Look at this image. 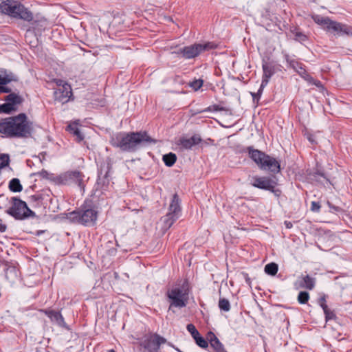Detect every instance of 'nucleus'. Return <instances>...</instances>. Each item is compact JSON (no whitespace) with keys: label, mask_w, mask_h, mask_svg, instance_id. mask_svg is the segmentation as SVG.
I'll use <instances>...</instances> for the list:
<instances>
[{"label":"nucleus","mask_w":352,"mask_h":352,"mask_svg":"<svg viewBox=\"0 0 352 352\" xmlns=\"http://www.w3.org/2000/svg\"><path fill=\"white\" fill-rule=\"evenodd\" d=\"M32 132V123L23 113L0 121V133L3 138H27L31 136Z\"/></svg>","instance_id":"f257e3e1"},{"label":"nucleus","mask_w":352,"mask_h":352,"mask_svg":"<svg viewBox=\"0 0 352 352\" xmlns=\"http://www.w3.org/2000/svg\"><path fill=\"white\" fill-rule=\"evenodd\" d=\"M155 142L145 131L118 133L111 140L112 146L124 151H134L141 145Z\"/></svg>","instance_id":"f03ea898"},{"label":"nucleus","mask_w":352,"mask_h":352,"mask_svg":"<svg viewBox=\"0 0 352 352\" xmlns=\"http://www.w3.org/2000/svg\"><path fill=\"white\" fill-rule=\"evenodd\" d=\"M0 10L12 17L26 21L33 19L32 13L20 2L15 0H0Z\"/></svg>","instance_id":"7ed1b4c3"},{"label":"nucleus","mask_w":352,"mask_h":352,"mask_svg":"<svg viewBox=\"0 0 352 352\" xmlns=\"http://www.w3.org/2000/svg\"><path fill=\"white\" fill-rule=\"evenodd\" d=\"M249 157L259 166L262 170H269L274 173L280 171V164L274 157L266 155L265 153L258 149H254L251 146L248 147Z\"/></svg>","instance_id":"20e7f679"},{"label":"nucleus","mask_w":352,"mask_h":352,"mask_svg":"<svg viewBox=\"0 0 352 352\" xmlns=\"http://www.w3.org/2000/svg\"><path fill=\"white\" fill-rule=\"evenodd\" d=\"M166 296L170 302L169 310H171L172 307L183 308L188 304V289L184 285L169 289Z\"/></svg>","instance_id":"39448f33"},{"label":"nucleus","mask_w":352,"mask_h":352,"mask_svg":"<svg viewBox=\"0 0 352 352\" xmlns=\"http://www.w3.org/2000/svg\"><path fill=\"white\" fill-rule=\"evenodd\" d=\"M216 48V45L208 42L205 43H194L184 47L179 48L173 53L185 59H191L197 57L203 52Z\"/></svg>","instance_id":"423d86ee"},{"label":"nucleus","mask_w":352,"mask_h":352,"mask_svg":"<svg viewBox=\"0 0 352 352\" xmlns=\"http://www.w3.org/2000/svg\"><path fill=\"white\" fill-rule=\"evenodd\" d=\"M11 203L12 206L6 210V212L14 219L22 220L35 216V213L28 207L27 204L19 198L12 197Z\"/></svg>","instance_id":"0eeeda50"},{"label":"nucleus","mask_w":352,"mask_h":352,"mask_svg":"<svg viewBox=\"0 0 352 352\" xmlns=\"http://www.w3.org/2000/svg\"><path fill=\"white\" fill-rule=\"evenodd\" d=\"M96 210L89 208L86 210H75L69 214V219L84 226H93L97 220Z\"/></svg>","instance_id":"6e6552de"},{"label":"nucleus","mask_w":352,"mask_h":352,"mask_svg":"<svg viewBox=\"0 0 352 352\" xmlns=\"http://www.w3.org/2000/svg\"><path fill=\"white\" fill-rule=\"evenodd\" d=\"M84 175L78 170L67 171L56 177V182L62 185L76 184L80 188L84 189Z\"/></svg>","instance_id":"1a4fd4ad"},{"label":"nucleus","mask_w":352,"mask_h":352,"mask_svg":"<svg viewBox=\"0 0 352 352\" xmlns=\"http://www.w3.org/2000/svg\"><path fill=\"white\" fill-rule=\"evenodd\" d=\"M168 210V213L164 219V226L166 228H170L180 215V200L177 194L173 195Z\"/></svg>","instance_id":"9d476101"},{"label":"nucleus","mask_w":352,"mask_h":352,"mask_svg":"<svg viewBox=\"0 0 352 352\" xmlns=\"http://www.w3.org/2000/svg\"><path fill=\"white\" fill-rule=\"evenodd\" d=\"M166 342V339L157 333L146 335L140 342L142 346L148 352H157L162 344Z\"/></svg>","instance_id":"9b49d317"},{"label":"nucleus","mask_w":352,"mask_h":352,"mask_svg":"<svg viewBox=\"0 0 352 352\" xmlns=\"http://www.w3.org/2000/svg\"><path fill=\"white\" fill-rule=\"evenodd\" d=\"M72 96L71 86L65 83L61 87H58L54 92V96L56 101L62 104L67 102Z\"/></svg>","instance_id":"f8f14e48"},{"label":"nucleus","mask_w":352,"mask_h":352,"mask_svg":"<svg viewBox=\"0 0 352 352\" xmlns=\"http://www.w3.org/2000/svg\"><path fill=\"white\" fill-rule=\"evenodd\" d=\"M252 179H253V182L252 183V185L254 187H256V188H260L262 190H269L271 192L274 191V188H275L276 184L270 177L256 176V177H254L252 178Z\"/></svg>","instance_id":"ddd939ff"},{"label":"nucleus","mask_w":352,"mask_h":352,"mask_svg":"<svg viewBox=\"0 0 352 352\" xmlns=\"http://www.w3.org/2000/svg\"><path fill=\"white\" fill-rule=\"evenodd\" d=\"M41 311L47 316L50 320L52 322L56 323L58 326L64 328L67 327V324L65 322L64 318L59 311L52 309H41Z\"/></svg>","instance_id":"4468645a"},{"label":"nucleus","mask_w":352,"mask_h":352,"mask_svg":"<svg viewBox=\"0 0 352 352\" xmlns=\"http://www.w3.org/2000/svg\"><path fill=\"white\" fill-rule=\"evenodd\" d=\"M289 66L293 68L305 80H312V77L307 73L305 65L294 59L287 60Z\"/></svg>","instance_id":"2eb2a0df"},{"label":"nucleus","mask_w":352,"mask_h":352,"mask_svg":"<svg viewBox=\"0 0 352 352\" xmlns=\"http://www.w3.org/2000/svg\"><path fill=\"white\" fill-rule=\"evenodd\" d=\"M207 340H208L210 346L213 349L214 352H227L224 349L223 344L219 341L213 332L209 331L207 333Z\"/></svg>","instance_id":"dca6fc26"},{"label":"nucleus","mask_w":352,"mask_h":352,"mask_svg":"<svg viewBox=\"0 0 352 352\" xmlns=\"http://www.w3.org/2000/svg\"><path fill=\"white\" fill-rule=\"evenodd\" d=\"M263 85H267L269 82L270 79L275 73L274 66L270 63L265 62L263 63Z\"/></svg>","instance_id":"f3484780"},{"label":"nucleus","mask_w":352,"mask_h":352,"mask_svg":"<svg viewBox=\"0 0 352 352\" xmlns=\"http://www.w3.org/2000/svg\"><path fill=\"white\" fill-rule=\"evenodd\" d=\"M299 287L312 290L316 285V278L309 275H302L298 281Z\"/></svg>","instance_id":"a211bd4d"},{"label":"nucleus","mask_w":352,"mask_h":352,"mask_svg":"<svg viewBox=\"0 0 352 352\" xmlns=\"http://www.w3.org/2000/svg\"><path fill=\"white\" fill-rule=\"evenodd\" d=\"M201 142V138L197 135L192 136L190 138H184L180 140V144L186 149H190L193 146L199 144Z\"/></svg>","instance_id":"6ab92c4d"},{"label":"nucleus","mask_w":352,"mask_h":352,"mask_svg":"<svg viewBox=\"0 0 352 352\" xmlns=\"http://www.w3.org/2000/svg\"><path fill=\"white\" fill-rule=\"evenodd\" d=\"M331 24V26H330V30H333L336 32H340L346 35L352 36V27L336 21H333V23Z\"/></svg>","instance_id":"aec40b11"},{"label":"nucleus","mask_w":352,"mask_h":352,"mask_svg":"<svg viewBox=\"0 0 352 352\" xmlns=\"http://www.w3.org/2000/svg\"><path fill=\"white\" fill-rule=\"evenodd\" d=\"M16 80V77L13 74H8L6 70H0V85H5Z\"/></svg>","instance_id":"412c9836"},{"label":"nucleus","mask_w":352,"mask_h":352,"mask_svg":"<svg viewBox=\"0 0 352 352\" xmlns=\"http://www.w3.org/2000/svg\"><path fill=\"white\" fill-rule=\"evenodd\" d=\"M67 130L72 133L75 137L77 142H80L84 139V135L80 132L76 122L71 123L67 126Z\"/></svg>","instance_id":"4be33fe9"},{"label":"nucleus","mask_w":352,"mask_h":352,"mask_svg":"<svg viewBox=\"0 0 352 352\" xmlns=\"http://www.w3.org/2000/svg\"><path fill=\"white\" fill-rule=\"evenodd\" d=\"M8 188L10 191L14 192H19L23 190L20 180L17 178H13L10 181Z\"/></svg>","instance_id":"5701e85b"},{"label":"nucleus","mask_w":352,"mask_h":352,"mask_svg":"<svg viewBox=\"0 0 352 352\" xmlns=\"http://www.w3.org/2000/svg\"><path fill=\"white\" fill-rule=\"evenodd\" d=\"M107 171L105 172V174L102 176V170L99 173L97 179V185L99 186H104L107 185L109 184V173L110 170V167L109 165L107 166Z\"/></svg>","instance_id":"b1692460"},{"label":"nucleus","mask_w":352,"mask_h":352,"mask_svg":"<svg viewBox=\"0 0 352 352\" xmlns=\"http://www.w3.org/2000/svg\"><path fill=\"white\" fill-rule=\"evenodd\" d=\"M176 160L177 156L175 153H169L163 155V162H164L165 165L168 167L173 166Z\"/></svg>","instance_id":"393cba45"},{"label":"nucleus","mask_w":352,"mask_h":352,"mask_svg":"<svg viewBox=\"0 0 352 352\" xmlns=\"http://www.w3.org/2000/svg\"><path fill=\"white\" fill-rule=\"evenodd\" d=\"M314 20L320 25H325L329 30H330V26H331V23H333V21H331L328 17L320 16L319 15L314 16Z\"/></svg>","instance_id":"a878e982"},{"label":"nucleus","mask_w":352,"mask_h":352,"mask_svg":"<svg viewBox=\"0 0 352 352\" xmlns=\"http://www.w3.org/2000/svg\"><path fill=\"white\" fill-rule=\"evenodd\" d=\"M5 100L6 102L12 103L13 105L21 104L23 101L21 97L14 93H10V94L6 97Z\"/></svg>","instance_id":"bb28decb"},{"label":"nucleus","mask_w":352,"mask_h":352,"mask_svg":"<svg viewBox=\"0 0 352 352\" xmlns=\"http://www.w3.org/2000/svg\"><path fill=\"white\" fill-rule=\"evenodd\" d=\"M278 270V265L275 263H270L265 266V272L266 274L274 276Z\"/></svg>","instance_id":"cd10ccee"},{"label":"nucleus","mask_w":352,"mask_h":352,"mask_svg":"<svg viewBox=\"0 0 352 352\" xmlns=\"http://www.w3.org/2000/svg\"><path fill=\"white\" fill-rule=\"evenodd\" d=\"M196 344L202 349H206L208 346V340L203 338L202 336H197L196 338H194Z\"/></svg>","instance_id":"c85d7f7f"},{"label":"nucleus","mask_w":352,"mask_h":352,"mask_svg":"<svg viewBox=\"0 0 352 352\" xmlns=\"http://www.w3.org/2000/svg\"><path fill=\"white\" fill-rule=\"evenodd\" d=\"M219 307L221 310L224 311H229L230 310V304L228 299L220 298L219 300Z\"/></svg>","instance_id":"c756f323"},{"label":"nucleus","mask_w":352,"mask_h":352,"mask_svg":"<svg viewBox=\"0 0 352 352\" xmlns=\"http://www.w3.org/2000/svg\"><path fill=\"white\" fill-rule=\"evenodd\" d=\"M309 299V294L307 292H300L298 296V301L300 304H305Z\"/></svg>","instance_id":"7c9ffc66"},{"label":"nucleus","mask_w":352,"mask_h":352,"mask_svg":"<svg viewBox=\"0 0 352 352\" xmlns=\"http://www.w3.org/2000/svg\"><path fill=\"white\" fill-rule=\"evenodd\" d=\"M10 163V157L8 154H1L0 155V170L8 166Z\"/></svg>","instance_id":"2f4dec72"},{"label":"nucleus","mask_w":352,"mask_h":352,"mask_svg":"<svg viewBox=\"0 0 352 352\" xmlns=\"http://www.w3.org/2000/svg\"><path fill=\"white\" fill-rule=\"evenodd\" d=\"M0 109L3 112L9 113L12 111L14 110V105H13L12 103L6 102L0 107Z\"/></svg>","instance_id":"473e14b6"},{"label":"nucleus","mask_w":352,"mask_h":352,"mask_svg":"<svg viewBox=\"0 0 352 352\" xmlns=\"http://www.w3.org/2000/svg\"><path fill=\"white\" fill-rule=\"evenodd\" d=\"M186 329L191 334L193 339L200 334L199 332L197 330L195 325L192 324H187Z\"/></svg>","instance_id":"72a5a7b5"},{"label":"nucleus","mask_w":352,"mask_h":352,"mask_svg":"<svg viewBox=\"0 0 352 352\" xmlns=\"http://www.w3.org/2000/svg\"><path fill=\"white\" fill-rule=\"evenodd\" d=\"M203 83L204 80L201 79L195 80L190 83V87L194 90L197 91L202 87Z\"/></svg>","instance_id":"f704fd0d"},{"label":"nucleus","mask_w":352,"mask_h":352,"mask_svg":"<svg viewBox=\"0 0 352 352\" xmlns=\"http://www.w3.org/2000/svg\"><path fill=\"white\" fill-rule=\"evenodd\" d=\"M323 311L325 314V319L327 321L333 320L336 318V314L333 311H331L328 307L327 309H323Z\"/></svg>","instance_id":"c9c22d12"},{"label":"nucleus","mask_w":352,"mask_h":352,"mask_svg":"<svg viewBox=\"0 0 352 352\" xmlns=\"http://www.w3.org/2000/svg\"><path fill=\"white\" fill-rule=\"evenodd\" d=\"M295 39L296 41L302 42L307 40V36L302 32H297L295 34Z\"/></svg>","instance_id":"e433bc0d"},{"label":"nucleus","mask_w":352,"mask_h":352,"mask_svg":"<svg viewBox=\"0 0 352 352\" xmlns=\"http://www.w3.org/2000/svg\"><path fill=\"white\" fill-rule=\"evenodd\" d=\"M320 208V205L318 202L312 201L311 206V210L315 212H319Z\"/></svg>","instance_id":"4c0bfd02"},{"label":"nucleus","mask_w":352,"mask_h":352,"mask_svg":"<svg viewBox=\"0 0 352 352\" xmlns=\"http://www.w3.org/2000/svg\"><path fill=\"white\" fill-rule=\"evenodd\" d=\"M320 307L322 308V309H327L328 307L327 305L326 304V297L325 296H323L319 298L318 301Z\"/></svg>","instance_id":"58836bf2"},{"label":"nucleus","mask_w":352,"mask_h":352,"mask_svg":"<svg viewBox=\"0 0 352 352\" xmlns=\"http://www.w3.org/2000/svg\"><path fill=\"white\" fill-rule=\"evenodd\" d=\"M327 205L329 206V207L330 208V211L332 212L341 211V208L340 207L333 205L329 201H327Z\"/></svg>","instance_id":"ea45409f"},{"label":"nucleus","mask_w":352,"mask_h":352,"mask_svg":"<svg viewBox=\"0 0 352 352\" xmlns=\"http://www.w3.org/2000/svg\"><path fill=\"white\" fill-rule=\"evenodd\" d=\"M267 85H263V81H262L261 84V86H260V88L258 89V91L256 93V95H258L257 102H258V101H259V100L261 98V94L263 93V89Z\"/></svg>","instance_id":"a19ab883"},{"label":"nucleus","mask_w":352,"mask_h":352,"mask_svg":"<svg viewBox=\"0 0 352 352\" xmlns=\"http://www.w3.org/2000/svg\"><path fill=\"white\" fill-rule=\"evenodd\" d=\"M207 111H213V107H212V105L209 106L208 107H207V108H206L204 109L199 110V111L195 112L193 114L196 115V114H198V113H204V112H207Z\"/></svg>","instance_id":"79ce46f5"},{"label":"nucleus","mask_w":352,"mask_h":352,"mask_svg":"<svg viewBox=\"0 0 352 352\" xmlns=\"http://www.w3.org/2000/svg\"><path fill=\"white\" fill-rule=\"evenodd\" d=\"M11 89L3 85H0V93H10Z\"/></svg>","instance_id":"37998d69"},{"label":"nucleus","mask_w":352,"mask_h":352,"mask_svg":"<svg viewBox=\"0 0 352 352\" xmlns=\"http://www.w3.org/2000/svg\"><path fill=\"white\" fill-rule=\"evenodd\" d=\"M307 81L310 82V83H311V84H313V85H316L317 87H320L321 85V82L319 80L314 79L313 77H312V80H307Z\"/></svg>","instance_id":"c03bdc74"},{"label":"nucleus","mask_w":352,"mask_h":352,"mask_svg":"<svg viewBox=\"0 0 352 352\" xmlns=\"http://www.w3.org/2000/svg\"><path fill=\"white\" fill-rule=\"evenodd\" d=\"M7 226L6 224H3L2 220L0 219V232H4L6 230Z\"/></svg>","instance_id":"a18cd8bd"},{"label":"nucleus","mask_w":352,"mask_h":352,"mask_svg":"<svg viewBox=\"0 0 352 352\" xmlns=\"http://www.w3.org/2000/svg\"><path fill=\"white\" fill-rule=\"evenodd\" d=\"M212 107H213V111H221L224 109L223 107H221L217 104H213Z\"/></svg>","instance_id":"49530a36"},{"label":"nucleus","mask_w":352,"mask_h":352,"mask_svg":"<svg viewBox=\"0 0 352 352\" xmlns=\"http://www.w3.org/2000/svg\"><path fill=\"white\" fill-rule=\"evenodd\" d=\"M285 227L287 228V229H290L292 228L293 226V224L292 222L290 221H285Z\"/></svg>","instance_id":"de8ad7c7"},{"label":"nucleus","mask_w":352,"mask_h":352,"mask_svg":"<svg viewBox=\"0 0 352 352\" xmlns=\"http://www.w3.org/2000/svg\"><path fill=\"white\" fill-rule=\"evenodd\" d=\"M307 139H308V140H309L311 143H312V144L316 143V141H315V140H314V135H309L307 136Z\"/></svg>","instance_id":"09e8293b"},{"label":"nucleus","mask_w":352,"mask_h":352,"mask_svg":"<svg viewBox=\"0 0 352 352\" xmlns=\"http://www.w3.org/2000/svg\"><path fill=\"white\" fill-rule=\"evenodd\" d=\"M252 96V98H253V101L254 102H257V98H258V95H256V93H251Z\"/></svg>","instance_id":"8fccbe9b"},{"label":"nucleus","mask_w":352,"mask_h":352,"mask_svg":"<svg viewBox=\"0 0 352 352\" xmlns=\"http://www.w3.org/2000/svg\"><path fill=\"white\" fill-rule=\"evenodd\" d=\"M244 276H245V281L248 284H250V278H249L248 274H244Z\"/></svg>","instance_id":"3c124183"},{"label":"nucleus","mask_w":352,"mask_h":352,"mask_svg":"<svg viewBox=\"0 0 352 352\" xmlns=\"http://www.w3.org/2000/svg\"><path fill=\"white\" fill-rule=\"evenodd\" d=\"M316 175H320L325 178L324 173L319 171L315 173L314 177H316Z\"/></svg>","instance_id":"603ef678"},{"label":"nucleus","mask_w":352,"mask_h":352,"mask_svg":"<svg viewBox=\"0 0 352 352\" xmlns=\"http://www.w3.org/2000/svg\"><path fill=\"white\" fill-rule=\"evenodd\" d=\"M108 352H116V351L113 349H111Z\"/></svg>","instance_id":"864d4df0"}]
</instances>
